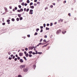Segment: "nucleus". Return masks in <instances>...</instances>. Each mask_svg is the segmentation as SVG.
Returning <instances> with one entry per match:
<instances>
[{
    "mask_svg": "<svg viewBox=\"0 0 77 77\" xmlns=\"http://www.w3.org/2000/svg\"><path fill=\"white\" fill-rule=\"evenodd\" d=\"M33 10H30V12L29 13V14H31V15H32V14H33Z\"/></svg>",
    "mask_w": 77,
    "mask_h": 77,
    "instance_id": "f257e3e1",
    "label": "nucleus"
},
{
    "mask_svg": "<svg viewBox=\"0 0 77 77\" xmlns=\"http://www.w3.org/2000/svg\"><path fill=\"white\" fill-rule=\"evenodd\" d=\"M23 70L24 72H27V71H28V69L27 68L23 69Z\"/></svg>",
    "mask_w": 77,
    "mask_h": 77,
    "instance_id": "f03ea898",
    "label": "nucleus"
},
{
    "mask_svg": "<svg viewBox=\"0 0 77 77\" xmlns=\"http://www.w3.org/2000/svg\"><path fill=\"white\" fill-rule=\"evenodd\" d=\"M19 55L20 56H23V53H19Z\"/></svg>",
    "mask_w": 77,
    "mask_h": 77,
    "instance_id": "7ed1b4c3",
    "label": "nucleus"
},
{
    "mask_svg": "<svg viewBox=\"0 0 77 77\" xmlns=\"http://www.w3.org/2000/svg\"><path fill=\"white\" fill-rule=\"evenodd\" d=\"M25 66L24 65H21L20 66V68H25Z\"/></svg>",
    "mask_w": 77,
    "mask_h": 77,
    "instance_id": "20e7f679",
    "label": "nucleus"
},
{
    "mask_svg": "<svg viewBox=\"0 0 77 77\" xmlns=\"http://www.w3.org/2000/svg\"><path fill=\"white\" fill-rule=\"evenodd\" d=\"M29 49H30L31 50H33V49L34 48V47H30L29 48Z\"/></svg>",
    "mask_w": 77,
    "mask_h": 77,
    "instance_id": "39448f33",
    "label": "nucleus"
},
{
    "mask_svg": "<svg viewBox=\"0 0 77 77\" xmlns=\"http://www.w3.org/2000/svg\"><path fill=\"white\" fill-rule=\"evenodd\" d=\"M20 62H21V63H23V59H20Z\"/></svg>",
    "mask_w": 77,
    "mask_h": 77,
    "instance_id": "423d86ee",
    "label": "nucleus"
},
{
    "mask_svg": "<svg viewBox=\"0 0 77 77\" xmlns=\"http://www.w3.org/2000/svg\"><path fill=\"white\" fill-rule=\"evenodd\" d=\"M30 8H31V9H34V6H30Z\"/></svg>",
    "mask_w": 77,
    "mask_h": 77,
    "instance_id": "0eeeda50",
    "label": "nucleus"
},
{
    "mask_svg": "<svg viewBox=\"0 0 77 77\" xmlns=\"http://www.w3.org/2000/svg\"><path fill=\"white\" fill-rule=\"evenodd\" d=\"M48 44H47L46 45H44L43 46V47H47L48 45Z\"/></svg>",
    "mask_w": 77,
    "mask_h": 77,
    "instance_id": "6e6552de",
    "label": "nucleus"
},
{
    "mask_svg": "<svg viewBox=\"0 0 77 77\" xmlns=\"http://www.w3.org/2000/svg\"><path fill=\"white\" fill-rule=\"evenodd\" d=\"M26 57H28V56H29V54L28 53H27L26 54Z\"/></svg>",
    "mask_w": 77,
    "mask_h": 77,
    "instance_id": "1a4fd4ad",
    "label": "nucleus"
},
{
    "mask_svg": "<svg viewBox=\"0 0 77 77\" xmlns=\"http://www.w3.org/2000/svg\"><path fill=\"white\" fill-rule=\"evenodd\" d=\"M33 68H34V69H35V68H36V65H34L33 66Z\"/></svg>",
    "mask_w": 77,
    "mask_h": 77,
    "instance_id": "9d476101",
    "label": "nucleus"
},
{
    "mask_svg": "<svg viewBox=\"0 0 77 77\" xmlns=\"http://www.w3.org/2000/svg\"><path fill=\"white\" fill-rule=\"evenodd\" d=\"M5 12H7V11H8V9H7V8H5Z\"/></svg>",
    "mask_w": 77,
    "mask_h": 77,
    "instance_id": "9b49d317",
    "label": "nucleus"
},
{
    "mask_svg": "<svg viewBox=\"0 0 77 77\" xmlns=\"http://www.w3.org/2000/svg\"><path fill=\"white\" fill-rule=\"evenodd\" d=\"M23 58L24 59H25V60H27V59H26V57H23Z\"/></svg>",
    "mask_w": 77,
    "mask_h": 77,
    "instance_id": "f8f14e48",
    "label": "nucleus"
},
{
    "mask_svg": "<svg viewBox=\"0 0 77 77\" xmlns=\"http://www.w3.org/2000/svg\"><path fill=\"white\" fill-rule=\"evenodd\" d=\"M29 57H32V55L30 54L29 55Z\"/></svg>",
    "mask_w": 77,
    "mask_h": 77,
    "instance_id": "ddd939ff",
    "label": "nucleus"
},
{
    "mask_svg": "<svg viewBox=\"0 0 77 77\" xmlns=\"http://www.w3.org/2000/svg\"><path fill=\"white\" fill-rule=\"evenodd\" d=\"M8 54H9V55H10L11 54V52H8Z\"/></svg>",
    "mask_w": 77,
    "mask_h": 77,
    "instance_id": "4468645a",
    "label": "nucleus"
},
{
    "mask_svg": "<svg viewBox=\"0 0 77 77\" xmlns=\"http://www.w3.org/2000/svg\"><path fill=\"white\" fill-rule=\"evenodd\" d=\"M27 3H30V1H29V0H27Z\"/></svg>",
    "mask_w": 77,
    "mask_h": 77,
    "instance_id": "2eb2a0df",
    "label": "nucleus"
},
{
    "mask_svg": "<svg viewBox=\"0 0 77 77\" xmlns=\"http://www.w3.org/2000/svg\"><path fill=\"white\" fill-rule=\"evenodd\" d=\"M66 32V31H65L64 32H62L63 34H65Z\"/></svg>",
    "mask_w": 77,
    "mask_h": 77,
    "instance_id": "dca6fc26",
    "label": "nucleus"
},
{
    "mask_svg": "<svg viewBox=\"0 0 77 77\" xmlns=\"http://www.w3.org/2000/svg\"><path fill=\"white\" fill-rule=\"evenodd\" d=\"M11 20L12 21H15V19L14 18H12V19Z\"/></svg>",
    "mask_w": 77,
    "mask_h": 77,
    "instance_id": "f3484780",
    "label": "nucleus"
},
{
    "mask_svg": "<svg viewBox=\"0 0 77 77\" xmlns=\"http://www.w3.org/2000/svg\"><path fill=\"white\" fill-rule=\"evenodd\" d=\"M38 35V33L36 32H35V34H34V35Z\"/></svg>",
    "mask_w": 77,
    "mask_h": 77,
    "instance_id": "a211bd4d",
    "label": "nucleus"
},
{
    "mask_svg": "<svg viewBox=\"0 0 77 77\" xmlns=\"http://www.w3.org/2000/svg\"><path fill=\"white\" fill-rule=\"evenodd\" d=\"M20 10L21 12H23V9L22 8Z\"/></svg>",
    "mask_w": 77,
    "mask_h": 77,
    "instance_id": "6ab92c4d",
    "label": "nucleus"
},
{
    "mask_svg": "<svg viewBox=\"0 0 77 77\" xmlns=\"http://www.w3.org/2000/svg\"><path fill=\"white\" fill-rule=\"evenodd\" d=\"M21 14H18V16L19 17H21Z\"/></svg>",
    "mask_w": 77,
    "mask_h": 77,
    "instance_id": "aec40b11",
    "label": "nucleus"
},
{
    "mask_svg": "<svg viewBox=\"0 0 77 77\" xmlns=\"http://www.w3.org/2000/svg\"><path fill=\"white\" fill-rule=\"evenodd\" d=\"M29 54H32V51H30L29 52Z\"/></svg>",
    "mask_w": 77,
    "mask_h": 77,
    "instance_id": "412c9836",
    "label": "nucleus"
},
{
    "mask_svg": "<svg viewBox=\"0 0 77 77\" xmlns=\"http://www.w3.org/2000/svg\"><path fill=\"white\" fill-rule=\"evenodd\" d=\"M57 34H59V30H58L57 31Z\"/></svg>",
    "mask_w": 77,
    "mask_h": 77,
    "instance_id": "4be33fe9",
    "label": "nucleus"
},
{
    "mask_svg": "<svg viewBox=\"0 0 77 77\" xmlns=\"http://www.w3.org/2000/svg\"><path fill=\"white\" fill-rule=\"evenodd\" d=\"M38 30H39V28L37 29L36 32H38Z\"/></svg>",
    "mask_w": 77,
    "mask_h": 77,
    "instance_id": "5701e85b",
    "label": "nucleus"
},
{
    "mask_svg": "<svg viewBox=\"0 0 77 77\" xmlns=\"http://www.w3.org/2000/svg\"><path fill=\"white\" fill-rule=\"evenodd\" d=\"M29 11V8H28L27 9L26 12H28Z\"/></svg>",
    "mask_w": 77,
    "mask_h": 77,
    "instance_id": "b1692460",
    "label": "nucleus"
},
{
    "mask_svg": "<svg viewBox=\"0 0 77 77\" xmlns=\"http://www.w3.org/2000/svg\"><path fill=\"white\" fill-rule=\"evenodd\" d=\"M20 20H23V17H20Z\"/></svg>",
    "mask_w": 77,
    "mask_h": 77,
    "instance_id": "393cba45",
    "label": "nucleus"
},
{
    "mask_svg": "<svg viewBox=\"0 0 77 77\" xmlns=\"http://www.w3.org/2000/svg\"><path fill=\"white\" fill-rule=\"evenodd\" d=\"M36 5H37V4L36 3H35L34 4V6H36Z\"/></svg>",
    "mask_w": 77,
    "mask_h": 77,
    "instance_id": "a878e982",
    "label": "nucleus"
},
{
    "mask_svg": "<svg viewBox=\"0 0 77 77\" xmlns=\"http://www.w3.org/2000/svg\"><path fill=\"white\" fill-rule=\"evenodd\" d=\"M33 5V3L32 2H31V3H30V6H31V5Z\"/></svg>",
    "mask_w": 77,
    "mask_h": 77,
    "instance_id": "bb28decb",
    "label": "nucleus"
},
{
    "mask_svg": "<svg viewBox=\"0 0 77 77\" xmlns=\"http://www.w3.org/2000/svg\"><path fill=\"white\" fill-rule=\"evenodd\" d=\"M43 26H44V27H45V26H46V25L45 24H43Z\"/></svg>",
    "mask_w": 77,
    "mask_h": 77,
    "instance_id": "cd10ccee",
    "label": "nucleus"
},
{
    "mask_svg": "<svg viewBox=\"0 0 77 77\" xmlns=\"http://www.w3.org/2000/svg\"><path fill=\"white\" fill-rule=\"evenodd\" d=\"M46 30H48L49 29V28H47V27H46Z\"/></svg>",
    "mask_w": 77,
    "mask_h": 77,
    "instance_id": "c85d7f7f",
    "label": "nucleus"
},
{
    "mask_svg": "<svg viewBox=\"0 0 77 77\" xmlns=\"http://www.w3.org/2000/svg\"><path fill=\"white\" fill-rule=\"evenodd\" d=\"M16 20L17 21H19V18H17Z\"/></svg>",
    "mask_w": 77,
    "mask_h": 77,
    "instance_id": "c756f323",
    "label": "nucleus"
},
{
    "mask_svg": "<svg viewBox=\"0 0 77 77\" xmlns=\"http://www.w3.org/2000/svg\"><path fill=\"white\" fill-rule=\"evenodd\" d=\"M24 5H25V6H27V4L25 3L24 4Z\"/></svg>",
    "mask_w": 77,
    "mask_h": 77,
    "instance_id": "7c9ffc66",
    "label": "nucleus"
},
{
    "mask_svg": "<svg viewBox=\"0 0 77 77\" xmlns=\"http://www.w3.org/2000/svg\"><path fill=\"white\" fill-rule=\"evenodd\" d=\"M25 50L26 51H27V50H28V48H25Z\"/></svg>",
    "mask_w": 77,
    "mask_h": 77,
    "instance_id": "2f4dec72",
    "label": "nucleus"
},
{
    "mask_svg": "<svg viewBox=\"0 0 77 77\" xmlns=\"http://www.w3.org/2000/svg\"><path fill=\"white\" fill-rule=\"evenodd\" d=\"M22 5L23 6H24V3L23 2L22 4Z\"/></svg>",
    "mask_w": 77,
    "mask_h": 77,
    "instance_id": "473e14b6",
    "label": "nucleus"
},
{
    "mask_svg": "<svg viewBox=\"0 0 77 77\" xmlns=\"http://www.w3.org/2000/svg\"><path fill=\"white\" fill-rule=\"evenodd\" d=\"M7 22H10V20H8L7 21Z\"/></svg>",
    "mask_w": 77,
    "mask_h": 77,
    "instance_id": "72a5a7b5",
    "label": "nucleus"
},
{
    "mask_svg": "<svg viewBox=\"0 0 77 77\" xmlns=\"http://www.w3.org/2000/svg\"><path fill=\"white\" fill-rule=\"evenodd\" d=\"M19 8H21V5H19L18 6Z\"/></svg>",
    "mask_w": 77,
    "mask_h": 77,
    "instance_id": "f704fd0d",
    "label": "nucleus"
},
{
    "mask_svg": "<svg viewBox=\"0 0 77 77\" xmlns=\"http://www.w3.org/2000/svg\"><path fill=\"white\" fill-rule=\"evenodd\" d=\"M52 25H53V23H51V24H50V26H52Z\"/></svg>",
    "mask_w": 77,
    "mask_h": 77,
    "instance_id": "c9c22d12",
    "label": "nucleus"
},
{
    "mask_svg": "<svg viewBox=\"0 0 77 77\" xmlns=\"http://www.w3.org/2000/svg\"><path fill=\"white\" fill-rule=\"evenodd\" d=\"M12 57H9V60H11V59H12Z\"/></svg>",
    "mask_w": 77,
    "mask_h": 77,
    "instance_id": "e433bc0d",
    "label": "nucleus"
},
{
    "mask_svg": "<svg viewBox=\"0 0 77 77\" xmlns=\"http://www.w3.org/2000/svg\"><path fill=\"white\" fill-rule=\"evenodd\" d=\"M14 60L15 61H17V58H15L14 59Z\"/></svg>",
    "mask_w": 77,
    "mask_h": 77,
    "instance_id": "4c0bfd02",
    "label": "nucleus"
},
{
    "mask_svg": "<svg viewBox=\"0 0 77 77\" xmlns=\"http://www.w3.org/2000/svg\"><path fill=\"white\" fill-rule=\"evenodd\" d=\"M38 53L39 54H42V52H38Z\"/></svg>",
    "mask_w": 77,
    "mask_h": 77,
    "instance_id": "58836bf2",
    "label": "nucleus"
},
{
    "mask_svg": "<svg viewBox=\"0 0 77 77\" xmlns=\"http://www.w3.org/2000/svg\"><path fill=\"white\" fill-rule=\"evenodd\" d=\"M44 37L45 38H47V36L46 35H45Z\"/></svg>",
    "mask_w": 77,
    "mask_h": 77,
    "instance_id": "ea45409f",
    "label": "nucleus"
},
{
    "mask_svg": "<svg viewBox=\"0 0 77 77\" xmlns=\"http://www.w3.org/2000/svg\"><path fill=\"white\" fill-rule=\"evenodd\" d=\"M53 7V5H51L50 6V8H52Z\"/></svg>",
    "mask_w": 77,
    "mask_h": 77,
    "instance_id": "a19ab883",
    "label": "nucleus"
},
{
    "mask_svg": "<svg viewBox=\"0 0 77 77\" xmlns=\"http://www.w3.org/2000/svg\"><path fill=\"white\" fill-rule=\"evenodd\" d=\"M17 59L18 60H20V57H17Z\"/></svg>",
    "mask_w": 77,
    "mask_h": 77,
    "instance_id": "79ce46f5",
    "label": "nucleus"
},
{
    "mask_svg": "<svg viewBox=\"0 0 77 77\" xmlns=\"http://www.w3.org/2000/svg\"><path fill=\"white\" fill-rule=\"evenodd\" d=\"M60 20L61 21V22H62L63 21V19H60Z\"/></svg>",
    "mask_w": 77,
    "mask_h": 77,
    "instance_id": "37998d69",
    "label": "nucleus"
},
{
    "mask_svg": "<svg viewBox=\"0 0 77 77\" xmlns=\"http://www.w3.org/2000/svg\"><path fill=\"white\" fill-rule=\"evenodd\" d=\"M24 53L25 54H26V53H27V52L26 51H25L24 52Z\"/></svg>",
    "mask_w": 77,
    "mask_h": 77,
    "instance_id": "c03bdc74",
    "label": "nucleus"
},
{
    "mask_svg": "<svg viewBox=\"0 0 77 77\" xmlns=\"http://www.w3.org/2000/svg\"><path fill=\"white\" fill-rule=\"evenodd\" d=\"M18 12H21V10H18Z\"/></svg>",
    "mask_w": 77,
    "mask_h": 77,
    "instance_id": "a18cd8bd",
    "label": "nucleus"
},
{
    "mask_svg": "<svg viewBox=\"0 0 77 77\" xmlns=\"http://www.w3.org/2000/svg\"><path fill=\"white\" fill-rule=\"evenodd\" d=\"M23 2V0H20L19 2Z\"/></svg>",
    "mask_w": 77,
    "mask_h": 77,
    "instance_id": "49530a36",
    "label": "nucleus"
},
{
    "mask_svg": "<svg viewBox=\"0 0 77 77\" xmlns=\"http://www.w3.org/2000/svg\"><path fill=\"white\" fill-rule=\"evenodd\" d=\"M43 32V30H42V29L40 31V32Z\"/></svg>",
    "mask_w": 77,
    "mask_h": 77,
    "instance_id": "de8ad7c7",
    "label": "nucleus"
},
{
    "mask_svg": "<svg viewBox=\"0 0 77 77\" xmlns=\"http://www.w3.org/2000/svg\"><path fill=\"white\" fill-rule=\"evenodd\" d=\"M47 26H50V24L48 23L47 24Z\"/></svg>",
    "mask_w": 77,
    "mask_h": 77,
    "instance_id": "09e8293b",
    "label": "nucleus"
},
{
    "mask_svg": "<svg viewBox=\"0 0 77 77\" xmlns=\"http://www.w3.org/2000/svg\"><path fill=\"white\" fill-rule=\"evenodd\" d=\"M42 39L41 38L40 41V42H42Z\"/></svg>",
    "mask_w": 77,
    "mask_h": 77,
    "instance_id": "8fccbe9b",
    "label": "nucleus"
},
{
    "mask_svg": "<svg viewBox=\"0 0 77 77\" xmlns=\"http://www.w3.org/2000/svg\"><path fill=\"white\" fill-rule=\"evenodd\" d=\"M68 15H69V17H70L71 16V14L70 13Z\"/></svg>",
    "mask_w": 77,
    "mask_h": 77,
    "instance_id": "3c124183",
    "label": "nucleus"
},
{
    "mask_svg": "<svg viewBox=\"0 0 77 77\" xmlns=\"http://www.w3.org/2000/svg\"><path fill=\"white\" fill-rule=\"evenodd\" d=\"M2 25H3L4 26V25H5V23H2Z\"/></svg>",
    "mask_w": 77,
    "mask_h": 77,
    "instance_id": "603ef678",
    "label": "nucleus"
},
{
    "mask_svg": "<svg viewBox=\"0 0 77 77\" xmlns=\"http://www.w3.org/2000/svg\"><path fill=\"white\" fill-rule=\"evenodd\" d=\"M40 27L41 29H43V26H41Z\"/></svg>",
    "mask_w": 77,
    "mask_h": 77,
    "instance_id": "864d4df0",
    "label": "nucleus"
},
{
    "mask_svg": "<svg viewBox=\"0 0 77 77\" xmlns=\"http://www.w3.org/2000/svg\"><path fill=\"white\" fill-rule=\"evenodd\" d=\"M13 56H14V55H13V54H11V57H13Z\"/></svg>",
    "mask_w": 77,
    "mask_h": 77,
    "instance_id": "5fc2aeb1",
    "label": "nucleus"
},
{
    "mask_svg": "<svg viewBox=\"0 0 77 77\" xmlns=\"http://www.w3.org/2000/svg\"><path fill=\"white\" fill-rule=\"evenodd\" d=\"M15 56H13V57H12V58L13 59H15Z\"/></svg>",
    "mask_w": 77,
    "mask_h": 77,
    "instance_id": "6e6d98bb",
    "label": "nucleus"
},
{
    "mask_svg": "<svg viewBox=\"0 0 77 77\" xmlns=\"http://www.w3.org/2000/svg\"><path fill=\"white\" fill-rule=\"evenodd\" d=\"M15 10H17V7H15Z\"/></svg>",
    "mask_w": 77,
    "mask_h": 77,
    "instance_id": "4d7b16f0",
    "label": "nucleus"
},
{
    "mask_svg": "<svg viewBox=\"0 0 77 77\" xmlns=\"http://www.w3.org/2000/svg\"><path fill=\"white\" fill-rule=\"evenodd\" d=\"M18 77H21V75H19L18 76Z\"/></svg>",
    "mask_w": 77,
    "mask_h": 77,
    "instance_id": "13d9d810",
    "label": "nucleus"
},
{
    "mask_svg": "<svg viewBox=\"0 0 77 77\" xmlns=\"http://www.w3.org/2000/svg\"><path fill=\"white\" fill-rule=\"evenodd\" d=\"M43 41L44 42H46V40H45V39L43 40Z\"/></svg>",
    "mask_w": 77,
    "mask_h": 77,
    "instance_id": "bf43d9fd",
    "label": "nucleus"
},
{
    "mask_svg": "<svg viewBox=\"0 0 77 77\" xmlns=\"http://www.w3.org/2000/svg\"><path fill=\"white\" fill-rule=\"evenodd\" d=\"M24 11H26V8H24Z\"/></svg>",
    "mask_w": 77,
    "mask_h": 77,
    "instance_id": "052dcab7",
    "label": "nucleus"
},
{
    "mask_svg": "<svg viewBox=\"0 0 77 77\" xmlns=\"http://www.w3.org/2000/svg\"><path fill=\"white\" fill-rule=\"evenodd\" d=\"M34 2H37V0H35Z\"/></svg>",
    "mask_w": 77,
    "mask_h": 77,
    "instance_id": "680f3d73",
    "label": "nucleus"
},
{
    "mask_svg": "<svg viewBox=\"0 0 77 77\" xmlns=\"http://www.w3.org/2000/svg\"><path fill=\"white\" fill-rule=\"evenodd\" d=\"M38 44H39V45H41L42 43H40Z\"/></svg>",
    "mask_w": 77,
    "mask_h": 77,
    "instance_id": "e2e57ef3",
    "label": "nucleus"
},
{
    "mask_svg": "<svg viewBox=\"0 0 77 77\" xmlns=\"http://www.w3.org/2000/svg\"><path fill=\"white\" fill-rule=\"evenodd\" d=\"M27 36H28V37L29 38L30 37V35H27Z\"/></svg>",
    "mask_w": 77,
    "mask_h": 77,
    "instance_id": "0e129e2a",
    "label": "nucleus"
},
{
    "mask_svg": "<svg viewBox=\"0 0 77 77\" xmlns=\"http://www.w3.org/2000/svg\"><path fill=\"white\" fill-rule=\"evenodd\" d=\"M37 4H40V3L38 2H37Z\"/></svg>",
    "mask_w": 77,
    "mask_h": 77,
    "instance_id": "69168bd1",
    "label": "nucleus"
},
{
    "mask_svg": "<svg viewBox=\"0 0 77 77\" xmlns=\"http://www.w3.org/2000/svg\"><path fill=\"white\" fill-rule=\"evenodd\" d=\"M32 54H35V52H33L32 53Z\"/></svg>",
    "mask_w": 77,
    "mask_h": 77,
    "instance_id": "338daca9",
    "label": "nucleus"
},
{
    "mask_svg": "<svg viewBox=\"0 0 77 77\" xmlns=\"http://www.w3.org/2000/svg\"><path fill=\"white\" fill-rule=\"evenodd\" d=\"M66 1H65L63 2V3H66Z\"/></svg>",
    "mask_w": 77,
    "mask_h": 77,
    "instance_id": "774afa93",
    "label": "nucleus"
}]
</instances>
